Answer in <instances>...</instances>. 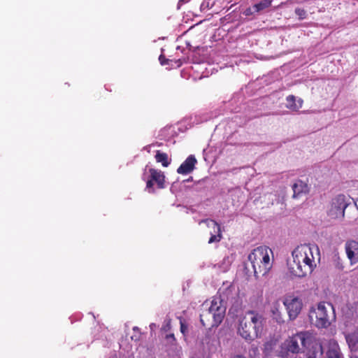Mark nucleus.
Instances as JSON below:
<instances>
[{
  "mask_svg": "<svg viewBox=\"0 0 358 358\" xmlns=\"http://www.w3.org/2000/svg\"><path fill=\"white\" fill-rule=\"evenodd\" d=\"M226 313V307L220 297H215L208 308L203 310L200 314L202 325L208 329L218 327L222 322Z\"/></svg>",
  "mask_w": 358,
  "mask_h": 358,
  "instance_id": "4",
  "label": "nucleus"
},
{
  "mask_svg": "<svg viewBox=\"0 0 358 358\" xmlns=\"http://www.w3.org/2000/svg\"><path fill=\"white\" fill-rule=\"evenodd\" d=\"M157 163H161L164 167H167L171 164V159L166 153L157 150L155 156Z\"/></svg>",
  "mask_w": 358,
  "mask_h": 358,
  "instance_id": "16",
  "label": "nucleus"
},
{
  "mask_svg": "<svg viewBox=\"0 0 358 358\" xmlns=\"http://www.w3.org/2000/svg\"><path fill=\"white\" fill-rule=\"evenodd\" d=\"M327 358H343L338 345L336 343H330L326 352Z\"/></svg>",
  "mask_w": 358,
  "mask_h": 358,
  "instance_id": "14",
  "label": "nucleus"
},
{
  "mask_svg": "<svg viewBox=\"0 0 358 358\" xmlns=\"http://www.w3.org/2000/svg\"><path fill=\"white\" fill-rule=\"evenodd\" d=\"M348 206L345 195H338L332 200L331 208L328 212L329 216L332 219L343 218Z\"/></svg>",
  "mask_w": 358,
  "mask_h": 358,
  "instance_id": "8",
  "label": "nucleus"
},
{
  "mask_svg": "<svg viewBox=\"0 0 358 358\" xmlns=\"http://www.w3.org/2000/svg\"><path fill=\"white\" fill-rule=\"evenodd\" d=\"M306 358H316V356L313 353L312 355H309Z\"/></svg>",
  "mask_w": 358,
  "mask_h": 358,
  "instance_id": "26",
  "label": "nucleus"
},
{
  "mask_svg": "<svg viewBox=\"0 0 358 358\" xmlns=\"http://www.w3.org/2000/svg\"><path fill=\"white\" fill-rule=\"evenodd\" d=\"M166 338H167V339H171V340H173V341H175L174 334H171L166 335Z\"/></svg>",
  "mask_w": 358,
  "mask_h": 358,
  "instance_id": "25",
  "label": "nucleus"
},
{
  "mask_svg": "<svg viewBox=\"0 0 358 358\" xmlns=\"http://www.w3.org/2000/svg\"><path fill=\"white\" fill-rule=\"evenodd\" d=\"M295 13L298 15L299 20H303L306 17V11L303 8H296L295 9Z\"/></svg>",
  "mask_w": 358,
  "mask_h": 358,
  "instance_id": "21",
  "label": "nucleus"
},
{
  "mask_svg": "<svg viewBox=\"0 0 358 358\" xmlns=\"http://www.w3.org/2000/svg\"><path fill=\"white\" fill-rule=\"evenodd\" d=\"M149 172L150 174V179L146 182V187L148 189L152 188L155 182L157 185L158 188H164L165 181L164 173L161 171L152 168L149 169Z\"/></svg>",
  "mask_w": 358,
  "mask_h": 358,
  "instance_id": "9",
  "label": "nucleus"
},
{
  "mask_svg": "<svg viewBox=\"0 0 358 358\" xmlns=\"http://www.w3.org/2000/svg\"><path fill=\"white\" fill-rule=\"evenodd\" d=\"M355 358H358V357H355Z\"/></svg>",
  "mask_w": 358,
  "mask_h": 358,
  "instance_id": "27",
  "label": "nucleus"
},
{
  "mask_svg": "<svg viewBox=\"0 0 358 358\" xmlns=\"http://www.w3.org/2000/svg\"><path fill=\"white\" fill-rule=\"evenodd\" d=\"M141 337V333L140 329L137 327H134L132 329V335L131 336V338L132 341H140Z\"/></svg>",
  "mask_w": 358,
  "mask_h": 358,
  "instance_id": "18",
  "label": "nucleus"
},
{
  "mask_svg": "<svg viewBox=\"0 0 358 358\" xmlns=\"http://www.w3.org/2000/svg\"><path fill=\"white\" fill-rule=\"evenodd\" d=\"M271 0H262L258 3H256L253 6V9L255 12H259L265 8H268L271 5Z\"/></svg>",
  "mask_w": 358,
  "mask_h": 358,
  "instance_id": "17",
  "label": "nucleus"
},
{
  "mask_svg": "<svg viewBox=\"0 0 358 358\" xmlns=\"http://www.w3.org/2000/svg\"><path fill=\"white\" fill-rule=\"evenodd\" d=\"M313 341V334L309 331H303L296 333L286 339L281 345L282 357L287 356L289 353L298 354L300 352V345L303 348H308Z\"/></svg>",
  "mask_w": 358,
  "mask_h": 358,
  "instance_id": "6",
  "label": "nucleus"
},
{
  "mask_svg": "<svg viewBox=\"0 0 358 358\" xmlns=\"http://www.w3.org/2000/svg\"><path fill=\"white\" fill-rule=\"evenodd\" d=\"M294 199H298L309 193L310 187L307 182L301 180H296L292 185Z\"/></svg>",
  "mask_w": 358,
  "mask_h": 358,
  "instance_id": "12",
  "label": "nucleus"
},
{
  "mask_svg": "<svg viewBox=\"0 0 358 358\" xmlns=\"http://www.w3.org/2000/svg\"><path fill=\"white\" fill-rule=\"evenodd\" d=\"M266 319L255 310H248L240 318L238 334L246 341H252L261 336Z\"/></svg>",
  "mask_w": 358,
  "mask_h": 358,
  "instance_id": "2",
  "label": "nucleus"
},
{
  "mask_svg": "<svg viewBox=\"0 0 358 358\" xmlns=\"http://www.w3.org/2000/svg\"><path fill=\"white\" fill-rule=\"evenodd\" d=\"M311 323L317 328H327L336 319L335 310L330 303L320 302L317 308L312 307L309 311Z\"/></svg>",
  "mask_w": 358,
  "mask_h": 358,
  "instance_id": "5",
  "label": "nucleus"
},
{
  "mask_svg": "<svg viewBox=\"0 0 358 358\" xmlns=\"http://www.w3.org/2000/svg\"><path fill=\"white\" fill-rule=\"evenodd\" d=\"M203 222L209 227H213L215 234L211 233V236L208 240V243H218L222 238L220 225L215 220L210 219H205L201 221L200 223Z\"/></svg>",
  "mask_w": 358,
  "mask_h": 358,
  "instance_id": "10",
  "label": "nucleus"
},
{
  "mask_svg": "<svg viewBox=\"0 0 358 358\" xmlns=\"http://www.w3.org/2000/svg\"><path fill=\"white\" fill-rule=\"evenodd\" d=\"M215 3V0H203L201 5L202 10L213 8Z\"/></svg>",
  "mask_w": 358,
  "mask_h": 358,
  "instance_id": "20",
  "label": "nucleus"
},
{
  "mask_svg": "<svg viewBox=\"0 0 358 358\" xmlns=\"http://www.w3.org/2000/svg\"><path fill=\"white\" fill-rule=\"evenodd\" d=\"M250 355L252 353L255 356L259 353V350L257 346H252L249 350Z\"/></svg>",
  "mask_w": 358,
  "mask_h": 358,
  "instance_id": "22",
  "label": "nucleus"
},
{
  "mask_svg": "<svg viewBox=\"0 0 358 358\" xmlns=\"http://www.w3.org/2000/svg\"><path fill=\"white\" fill-rule=\"evenodd\" d=\"M187 330V327L182 322H180V331L182 334H185V331Z\"/></svg>",
  "mask_w": 358,
  "mask_h": 358,
  "instance_id": "24",
  "label": "nucleus"
},
{
  "mask_svg": "<svg viewBox=\"0 0 358 358\" xmlns=\"http://www.w3.org/2000/svg\"><path fill=\"white\" fill-rule=\"evenodd\" d=\"M286 101V107L292 111H298L302 107L303 100L299 99L296 103V97L294 95L287 96Z\"/></svg>",
  "mask_w": 358,
  "mask_h": 358,
  "instance_id": "15",
  "label": "nucleus"
},
{
  "mask_svg": "<svg viewBox=\"0 0 358 358\" xmlns=\"http://www.w3.org/2000/svg\"><path fill=\"white\" fill-rule=\"evenodd\" d=\"M283 305L290 320H294L299 316L303 307L301 299L294 295L286 296L283 300Z\"/></svg>",
  "mask_w": 358,
  "mask_h": 358,
  "instance_id": "7",
  "label": "nucleus"
},
{
  "mask_svg": "<svg viewBox=\"0 0 358 358\" xmlns=\"http://www.w3.org/2000/svg\"><path fill=\"white\" fill-rule=\"evenodd\" d=\"M159 60L162 65H164V64H167V59H166V57L164 55H161L159 57Z\"/></svg>",
  "mask_w": 358,
  "mask_h": 358,
  "instance_id": "23",
  "label": "nucleus"
},
{
  "mask_svg": "<svg viewBox=\"0 0 358 358\" xmlns=\"http://www.w3.org/2000/svg\"><path fill=\"white\" fill-rule=\"evenodd\" d=\"M346 341L350 346H355L358 343V338L355 334H349L346 336Z\"/></svg>",
  "mask_w": 358,
  "mask_h": 358,
  "instance_id": "19",
  "label": "nucleus"
},
{
  "mask_svg": "<svg viewBox=\"0 0 358 358\" xmlns=\"http://www.w3.org/2000/svg\"><path fill=\"white\" fill-rule=\"evenodd\" d=\"M345 252L351 264L358 262V242L350 240L345 243Z\"/></svg>",
  "mask_w": 358,
  "mask_h": 358,
  "instance_id": "11",
  "label": "nucleus"
},
{
  "mask_svg": "<svg viewBox=\"0 0 358 358\" xmlns=\"http://www.w3.org/2000/svg\"><path fill=\"white\" fill-rule=\"evenodd\" d=\"M293 261L288 264L290 273L303 278L310 275L316 268L315 259L320 260V250L317 246L303 244L297 246L292 253Z\"/></svg>",
  "mask_w": 358,
  "mask_h": 358,
  "instance_id": "1",
  "label": "nucleus"
},
{
  "mask_svg": "<svg viewBox=\"0 0 358 358\" xmlns=\"http://www.w3.org/2000/svg\"><path fill=\"white\" fill-rule=\"evenodd\" d=\"M196 159L194 155H189L178 168L177 173L182 175H186L191 173L196 164Z\"/></svg>",
  "mask_w": 358,
  "mask_h": 358,
  "instance_id": "13",
  "label": "nucleus"
},
{
  "mask_svg": "<svg viewBox=\"0 0 358 358\" xmlns=\"http://www.w3.org/2000/svg\"><path fill=\"white\" fill-rule=\"evenodd\" d=\"M272 250L267 246L262 245L254 249L248 255L255 276L258 278L260 275H266L273 266Z\"/></svg>",
  "mask_w": 358,
  "mask_h": 358,
  "instance_id": "3",
  "label": "nucleus"
}]
</instances>
